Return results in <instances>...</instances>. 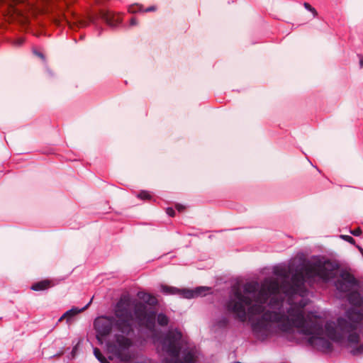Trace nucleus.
<instances>
[{
  "label": "nucleus",
  "mask_w": 363,
  "mask_h": 363,
  "mask_svg": "<svg viewBox=\"0 0 363 363\" xmlns=\"http://www.w3.org/2000/svg\"><path fill=\"white\" fill-rule=\"evenodd\" d=\"M166 213L168 216H171V217H174L175 216V211L174 210L171 208V207H169L166 209Z\"/></svg>",
  "instance_id": "412c9836"
},
{
  "label": "nucleus",
  "mask_w": 363,
  "mask_h": 363,
  "mask_svg": "<svg viewBox=\"0 0 363 363\" xmlns=\"http://www.w3.org/2000/svg\"><path fill=\"white\" fill-rule=\"evenodd\" d=\"M304 7L311 11L314 16L317 15V12L314 8H313L308 3H304Z\"/></svg>",
  "instance_id": "6ab92c4d"
},
{
  "label": "nucleus",
  "mask_w": 363,
  "mask_h": 363,
  "mask_svg": "<svg viewBox=\"0 0 363 363\" xmlns=\"http://www.w3.org/2000/svg\"><path fill=\"white\" fill-rule=\"evenodd\" d=\"M138 197L144 201H150L152 199V195L150 192L147 191H141L138 194Z\"/></svg>",
  "instance_id": "4468645a"
},
{
  "label": "nucleus",
  "mask_w": 363,
  "mask_h": 363,
  "mask_svg": "<svg viewBox=\"0 0 363 363\" xmlns=\"http://www.w3.org/2000/svg\"><path fill=\"white\" fill-rule=\"evenodd\" d=\"M19 3V0H0V5L4 4H8L9 13H11V15L19 13V9L16 7Z\"/></svg>",
  "instance_id": "9b49d317"
},
{
  "label": "nucleus",
  "mask_w": 363,
  "mask_h": 363,
  "mask_svg": "<svg viewBox=\"0 0 363 363\" xmlns=\"http://www.w3.org/2000/svg\"><path fill=\"white\" fill-rule=\"evenodd\" d=\"M87 308V306L82 309H78L77 308H73L69 311L65 313L59 319V322L62 321L63 320H66L67 323H70L72 320V318L76 316L78 313L83 311L84 309Z\"/></svg>",
  "instance_id": "6e6552de"
},
{
  "label": "nucleus",
  "mask_w": 363,
  "mask_h": 363,
  "mask_svg": "<svg viewBox=\"0 0 363 363\" xmlns=\"http://www.w3.org/2000/svg\"><path fill=\"white\" fill-rule=\"evenodd\" d=\"M136 23H135V18H132L130 20V24L131 25H135Z\"/></svg>",
  "instance_id": "393cba45"
},
{
  "label": "nucleus",
  "mask_w": 363,
  "mask_h": 363,
  "mask_svg": "<svg viewBox=\"0 0 363 363\" xmlns=\"http://www.w3.org/2000/svg\"><path fill=\"white\" fill-rule=\"evenodd\" d=\"M337 272V265L329 259H317L294 270L289 266H276L273 273L280 278H265L260 289L257 281L247 282L242 289L234 285L226 303V309L234 318L245 322L247 318L262 316L252 323L254 336L266 340L273 335L286 337L296 341V335L308 337L313 348L323 352L333 350L332 341L349 344L353 355L363 354V343L357 345L359 334L363 333V293L357 290L358 281L347 271L340 273L335 282L337 290L347 294L352 306L345 317L337 323L328 321L316 312L305 313L308 303L306 283L313 286L316 281L327 282Z\"/></svg>",
  "instance_id": "f257e3e1"
},
{
  "label": "nucleus",
  "mask_w": 363,
  "mask_h": 363,
  "mask_svg": "<svg viewBox=\"0 0 363 363\" xmlns=\"http://www.w3.org/2000/svg\"><path fill=\"white\" fill-rule=\"evenodd\" d=\"M113 322V318L105 316L99 317L95 320L94 328L97 333L96 337L100 342H102L104 337L108 335L111 333Z\"/></svg>",
  "instance_id": "39448f33"
},
{
  "label": "nucleus",
  "mask_w": 363,
  "mask_h": 363,
  "mask_svg": "<svg viewBox=\"0 0 363 363\" xmlns=\"http://www.w3.org/2000/svg\"><path fill=\"white\" fill-rule=\"evenodd\" d=\"M101 18L111 26H115L119 24L122 20L123 16L121 13H115L108 10H101L100 11Z\"/></svg>",
  "instance_id": "423d86ee"
},
{
  "label": "nucleus",
  "mask_w": 363,
  "mask_h": 363,
  "mask_svg": "<svg viewBox=\"0 0 363 363\" xmlns=\"http://www.w3.org/2000/svg\"><path fill=\"white\" fill-rule=\"evenodd\" d=\"M157 323L161 326H166L169 323V319L164 314L160 313L157 315Z\"/></svg>",
  "instance_id": "ddd939ff"
},
{
  "label": "nucleus",
  "mask_w": 363,
  "mask_h": 363,
  "mask_svg": "<svg viewBox=\"0 0 363 363\" xmlns=\"http://www.w3.org/2000/svg\"><path fill=\"white\" fill-rule=\"evenodd\" d=\"M155 8L154 6H151V7H148L147 9H145L144 10L145 12H148V11H155Z\"/></svg>",
  "instance_id": "5701e85b"
},
{
  "label": "nucleus",
  "mask_w": 363,
  "mask_h": 363,
  "mask_svg": "<svg viewBox=\"0 0 363 363\" xmlns=\"http://www.w3.org/2000/svg\"><path fill=\"white\" fill-rule=\"evenodd\" d=\"M94 353L95 357L101 362V363H109V362L103 356L101 351L98 348H94Z\"/></svg>",
  "instance_id": "2eb2a0df"
},
{
  "label": "nucleus",
  "mask_w": 363,
  "mask_h": 363,
  "mask_svg": "<svg viewBox=\"0 0 363 363\" xmlns=\"http://www.w3.org/2000/svg\"><path fill=\"white\" fill-rule=\"evenodd\" d=\"M132 342L130 339L123 336L116 335L115 342H109L107 349L109 352L115 355L121 361H128L132 357V354L129 351Z\"/></svg>",
  "instance_id": "20e7f679"
},
{
  "label": "nucleus",
  "mask_w": 363,
  "mask_h": 363,
  "mask_svg": "<svg viewBox=\"0 0 363 363\" xmlns=\"http://www.w3.org/2000/svg\"><path fill=\"white\" fill-rule=\"evenodd\" d=\"M340 237H341L342 239H343L344 240H345V241H347V242H350L351 244H354V242H355L354 239L352 237L350 236V235H342Z\"/></svg>",
  "instance_id": "a211bd4d"
},
{
  "label": "nucleus",
  "mask_w": 363,
  "mask_h": 363,
  "mask_svg": "<svg viewBox=\"0 0 363 363\" xmlns=\"http://www.w3.org/2000/svg\"><path fill=\"white\" fill-rule=\"evenodd\" d=\"M359 66L363 68V57L359 55Z\"/></svg>",
  "instance_id": "b1692460"
},
{
  "label": "nucleus",
  "mask_w": 363,
  "mask_h": 363,
  "mask_svg": "<svg viewBox=\"0 0 363 363\" xmlns=\"http://www.w3.org/2000/svg\"><path fill=\"white\" fill-rule=\"evenodd\" d=\"M229 325V320L227 318H222L218 321V326L220 328H226Z\"/></svg>",
  "instance_id": "dca6fc26"
},
{
  "label": "nucleus",
  "mask_w": 363,
  "mask_h": 363,
  "mask_svg": "<svg viewBox=\"0 0 363 363\" xmlns=\"http://www.w3.org/2000/svg\"><path fill=\"white\" fill-rule=\"evenodd\" d=\"M134 306V317L139 325L152 330L155 327L156 313L141 303L133 301L128 295H123L116 306L115 314L118 318L116 326L118 330L128 333L131 330L133 315L131 308Z\"/></svg>",
  "instance_id": "f03ea898"
},
{
  "label": "nucleus",
  "mask_w": 363,
  "mask_h": 363,
  "mask_svg": "<svg viewBox=\"0 0 363 363\" xmlns=\"http://www.w3.org/2000/svg\"><path fill=\"white\" fill-rule=\"evenodd\" d=\"M351 233L354 236H359L362 233V230L359 228H356L354 230L351 231Z\"/></svg>",
  "instance_id": "4be33fe9"
},
{
  "label": "nucleus",
  "mask_w": 363,
  "mask_h": 363,
  "mask_svg": "<svg viewBox=\"0 0 363 363\" xmlns=\"http://www.w3.org/2000/svg\"><path fill=\"white\" fill-rule=\"evenodd\" d=\"M137 296L139 299L143 301L148 305L154 306V305H156L157 303V298L155 296H153L149 293H146L144 291H140L138 293Z\"/></svg>",
  "instance_id": "9d476101"
},
{
  "label": "nucleus",
  "mask_w": 363,
  "mask_h": 363,
  "mask_svg": "<svg viewBox=\"0 0 363 363\" xmlns=\"http://www.w3.org/2000/svg\"><path fill=\"white\" fill-rule=\"evenodd\" d=\"M138 11H141V8L138 5L131 6L128 8V11L130 13H135V12H137Z\"/></svg>",
  "instance_id": "aec40b11"
},
{
  "label": "nucleus",
  "mask_w": 363,
  "mask_h": 363,
  "mask_svg": "<svg viewBox=\"0 0 363 363\" xmlns=\"http://www.w3.org/2000/svg\"><path fill=\"white\" fill-rule=\"evenodd\" d=\"M175 208L179 213H183L186 211V206L181 204V203H176L175 204Z\"/></svg>",
  "instance_id": "f3484780"
},
{
  "label": "nucleus",
  "mask_w": 363,
  "mask_h": 363,
  "mask_svg": "<svg viewBox=\"0 0 363 363\" xmlns=\"http://www.w3.org/2000/svg\"><path fill=\"white\" fill-rule=\"evenodd\" d=\"M184 342L182 333L178 330H172L168 332L165 338L161 342V351L165 352L171 360H165L164 363H195L196 360V352L191 349L185 352L184 361L178 362L179 350Z\"/></svg>",
  "instance_id": "7ed1b4c3"
},
{
  "label": "nucleus",
  "mask_w": 363,
  "mask_h": 363,
  "mask_svg": "<svg viewBox=\"0 0 363 363\" xmlns=\"http://www.w3.org/2000/svg\"><path fill=\"white\" fill-rule=\"evenodd\" d=\"M77 351V347H74L73 350H72V353L73 354V355L74 354V353L76 352Z\"/></svg>",
  "instance_id": "a878e982"
},
{
  "label": "nucleus",
  "mask_w": 363,
  "mask_h": 363,
  "mask_svg": "<svg viewBox=\"0 0 363 363\" xmlns=\"http://www.w3.org/2000/svg\"><path fill=\"white\" fill-rule=\"evenodd\" d=\"M54 286L52 280L44 279L33 284L31 286V289L33 291H43L50 289Z\"/></svg>",
  "instance_id": "1a4fd4ad"
},
{
  "label": "nucleus",
  "mask_w": 363,
  "mask_h": 363,
  "mask_svg": "<svg viewBox=\"0 0 363 363\" xmlns=\"http://www.w3.org/2000/svg\"><path fill=\"white\" fill-rule=\"evenodd\" d=\"M202 290L203 288H196L195 289L182 288L179 289V296L188 299L194 298L197 297Z\"/></svg>",
  "instance_id": "0eeeda50"
},
{
  "label": "nucleus",
  "mask_w": 363,
  "mask_h": 363,
  "mask_svg": "<svg viewBox=\"0 0 363 363\" xmlns=\"http://www.w3.org/2000/svg\"><path fill=\"white\" fill-rule=\"evenodd\" d=\"M205 290H206V292L207 291H208V290H209V289H208V287H206V288H205Z\"/></svg>",
  "instance_id": "bb28decb"
},
{
  "label": "nucleus",
  "mask_w": 363,
  "mask_h": 363,
  "mask_svg": "<svg viewBox=\"0 0 363 363\" xmlns=\"http://www.w3.org/2000/svg\"><path fill=\"white\" fill-rule=\"evenodd\" d=\"M161 291L167 295H178L179 293V288H177L174 286H167V285H162L161 286Z\"/></svg>",
  "instance_id": "f8f14e48"
}]
</instances>
